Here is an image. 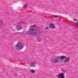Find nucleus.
I'll return each mask as SVG.
<instances>
[{"label": "nucleus", "instance_id": "obj_1", "mask_svg": "<svg viewBox=\"0 0 78 78\" xmlns=\"http://www.w3.org/2000/svg\"><path fill=\"white\" fill-rule=\"evenodd\" d=\"M41 33V31L40 30V29L37 26L35 25L30 26L28 32L29 34H32L34 36L37 34L39 35Z\"/></svg>", "mask_w": 78, "mask_h": 78}, {"label": "nucleus", "instance_id": "obj_2", "mask_svg": "<svg viewBox=\"0 0 78 78\" xmlns=\"http://www.w3.org/2000/svg\"><path fill=\"white\" fill-rule=\"evenodd\" d=\"M15 47L18 50H22L23 48V46L22 45V44L20 42H19L18 43V44L16 45Z\"/></svg>", "mask_w": 78, "mask_h": 78}, {"label": "nucleus", "instance_id": "obj_3", "mask_svg": "<svg viewBox=\"0 0 78 78\" xmlns=\"http://www.w3.org/2000/svg\"><path fill=\"white\" fill-rule=\"evenodd\" d=\"M51 61L53 63H54V64H56V63H58L59 62L58 59L56 58L52 59Z\"/></svg>", "mask_w": 78, "mask_h": 78}, {"label": "nucleus", "instance_id": "obj_4", "mask_svg": "<svg viewBox=\"0 0 78 78\" xmlns=\"http://www.w3.org/2000/svg\"><path fill=\"white\" fill-rule=\"evenodd\" d=\"M50 28L52 29L55 28V25L53 24H50L49 26Z\"/></svg>", "mask_w": 78, "mask_h": 78}, {"label": "nucleus", "instance_id": "obj_5", "mask_svg": "<svg viewBox=\"0 0 78 78\" xmlns=\"http://www.w3.org/2000/svg\"><path fill=\"white\" fill-rule=\"evenodd\" d=\"M16 29L18 30H20L22 28V26L21 25H17L16 27Z\"/></svg>", "mask_w": 78, "mask_h": 78}, {"label": "nucleus", "instance_id": "obj_6", "mask_svg": "<svg viewBox=\"0 0 78 78\" xmlns=\"http://www.w3.org/2000/svg\"><path fill=\"white\" fill-rule=\"evenodd\" d=\"M64 75L63 73H61L58 76V78H64Z\"/></svg>", "mask_w": 78, "mask_h": 78}, {"label": "nucleus", "instance_id": "obj_7", "mask_svg": "<svg viewBox=\"0 0 78 78\" xmlns=\"http://www.w3.org/2000/svg\"><path fill=\"white\" fill-rule=\"evenodd\" d=\"M70 58L68 57L65 59L64 62H69V61H70Z\"/></svg>", "mask_w": 78, "mask_h": 78}, {"label": "nucleus", "instance_id": "obj_8", "mask_svg": "<svg viewBox=\"0 0 78 78\" xmlns=\"http://www.w3.org/2000/svg\"><path fill=\"white\" fill-rule=\"evenodd\" d=\"M36 65V62H34V63H31V64L30 66V67H35Z\"/></svg>", "mask_w": 78, "mask_h": 78}, {"label": "nucleus", "instance_id": "obj_9", "mask_svg": "<svg viewBox=\"0 0 78 78\" xmlns=\"http://www.w3.org/2000/svg\"><path fill=\"white\" fill-rule=\"evenodd\" d=\"M60 59H65V57L64 56H60Z\"/></svg>", "mask_w": 78, "mask_h": 78}, {"label": "nucleus", "instance_id": "obj_10", "mask_svg": "<svg viewBox=\"0 0 78 78\" xmlns=\"http://www.w3.org/2000/svg\"><path fill=\"white\" fill-rule=\"evenodd\" d=\"M60 58V56H57L55 57L56 59H59Z\"/></svg>", "mask_w": 78, "mask_h": 78}, {"label": "nucleus", "instance_id": "obj_11", "mask_svg": "<svg viewBox=\"0 0 78 78\" xmlns=\"http://www.w3.org/2000/svg\"><path fill=\"white\" fill-rule=\"evenodd\" d=\"M75 26L77 28H78V22H77L76 23H75Z\"/></svg>", "mask_w": 78, "mask_h": 78}, {"label": "nucleus", "instance_id": "obj_12", "mask_svg": "<svg viewBox=\"0 0 78 78\" xmlns=\"http://www.w3.org/2000/svg\"><path fill=\"white\" fill-rule=\"evenodd\" d=\"M52 17H53L54 18H57L58 16L57 15H53L52 16Z\"/></svg>", "mask_w": 78, "mask_h": 78}, {"label": "nucleus", "instance_id": "obj_13", "mask_svg": "<svg viewBox=\"0 0 78 78\" xmlns=\"http://www.w3.org/2000/svg\"><path fill=\"white\" fill-rule=\"evenodd\" d=\"M0 23H1V24H3L4 23L3 20H0Z\"/></svg>", "mask_w": 78, "mask_h": 78}, {"label": "nucleus", "instance_id": "obj_14", "mask_svg": "<svg viewBox=\"0 0 78 78\" xmlns=\"http://www.w3.org/2000/svg\"><path fill=\"white\" fill-rule=\"evenodd\" d=\"M27 5L26 4H24L23 6V7L24 8H26V7H27Z\"/></svg>", "mask_w": 78, "mask_h": 78}, {"label": "nucleus", "instance_id": "obj_15", "mask_svg": "<svg viewBox=\"0 0 78 78\" xmlns=\"http://www.w3.org/2000/svg\"><path fill=\"white\" fill-rule=\"evenodd\" d=\"M31 72L32 73H34V70H31Z\"/></svg>", "mask_w": 78, "mask_h": 78}, {"label": "nucleus", "instance_id": "obj_16", "mask_svg": "<svg viewBox=\"0 0 78 78\" xmlns=\"http://www.w3.org/2000/svg\"><path fill=\"white\" fill-rule=\"evenodd\" d=\"M46 30H48V27H47L46 28Z\"/></svg>", "mask_w": 78, "mask_h": 78}, {"label": "nucleus", "instance_id": "obj_17", "mask_svg": "<svg viewBox=\"0 0 78 78\" xmlns=\"http://www.w3.org/2000/svg\"><path fill=\"white\" fill-rule=\"evenodd\" d=\"M74 20L75 21H76V22H78V20L76 19Z\"/></svg>", "mask_w": 78, "mask_h": 78}, {"label": "nucleus", "instance_id": "obj_18", "mask_svg": "<svg viewBox=\"0 0 78 78\" xmlns=\"http://www.w3.org/2000/svg\"><path fill=\"white\" fill-rule=\"evenodd\" d=\"M38 42H40L41 41L40 40H38Z\"/></svg>", "mask_w": 78, "mask_h": 78}]
</instances>
